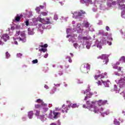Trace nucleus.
I'll return each instance as SVG.
<instances>
[{"mask_svg": "<svg viewBox=\"0 0 125 125\" xmlns=\"http://www.w3.org/2000/svg\"><path fill=\"white\" fill-rule=\"evenodd\" d=\"M103 83H107L109 82V81L107 80V81H103V80H101Z\"/></svg>", "mask_w": 125, "mask_h": 125, "instance_id": "nucleus-38", "label": "nucleus"}, {"mask_svg": "<svg viewBox=\"0 0 125 125\" xmlns=\"http://www.w3.org/2000/svg\"><path fill=\"white\" fill-rule=\"evenodd\" d=\"M73 45H74V47H78V43H74Z\"/></svg>", "mask_w": 125, "mask_h": 125, "instance_id": "nucleus-42", "label": "nucleus"}, {"mask_svg": "<svg viewBox=\"0 0 125 125\" xmlns=\"http://www.w3.org/2000/svg\"><path fill=\"white\" fill-rule=\"evenodd\" d=\"M47 46H48V45H47V44H45L44 45H40L41 47H44L45 48H46V47H47Z\"/></svg>", "mask_w": 125, "mask_h": 125, "instance_id": "nucleus-26", "label": "nucleus"}, {"mask_svg": "<svg viewBox=\"0 0 125 125\" xmlns=\"http://www.w3.org/2000/svg\"><path fill=\"white\" fill-rule=\"evenodd\" d=\"M40 112L38 110H36V113H35V115L37 116V117H39L40 116Z\"/></svg>", "mask_w": 125, "mask_h": 125, "instance_id": "nucleus-20", "label": "nucleus"}, {"mask_svg": "<svg viewBox=\"0 0 125 125\" xmlns=\"http://www.w3.org/2000/svg\"><path fill=\"white\" fill-rule=\"evenodd\" d=\"M25 25L26 26H29V21H25Z\"/></svg>", "mask_w": 125, "mask_h": 125, "instance_id": "nucleus-37", "label": "nucleus"}, {"mask_svg": "<svg viewBox=\"0 0 125 125\" xmlns=\"http://www.w3.org/2000/svg\"><path fill=\"white\" fill-rule=\"evenodd\" d=\"M70 106L71 107H72V108H78V105L77 104H71Z\"/></svg>", "mask_w": 125, "mask_h": 125, "instance_id": "nucleus-18", "label": "nucleus"}, {"mask_svg": "<svg viewBox=\"0 0 125 125\" xmlns=\"http://www.w3.org/2000/svg\"><path fill=\"white\" fill-rule=\"evenodd\" d=\"M70 55H71V56H72V57H73V53H70Z\"/></svg>", "mask_w": 125, "mask_h": 125, "instance_id": "nucleus-58", "label": "nucleus"}, {"mask_svg": "<svg viewBox=\"0 0 125 125\" xmlns=\"http://www.w3.org/2000/svg\"><path fill=\"white\" fill-rule=\"evenodd\" d=\"M14 39V44H16L17 45H18V42H17V40H16V38H13Z\"/></svg>", "mask_w": 125, "mask_h": 125, "instance_id": "nucleus-23", "label": "nucleus"}, {"mask_svg": "<svg viewBox=\"0 0 125 125\" xmlns=\"http://www.w3.org/2000/svg\"><path fill=\"white\" fill-rule=\"evenodd\" d=\"M83 108H86V106L85 105V104H83Z\"/></svg>", "mask_w": 125, "mask_h": 125, "instance_id": "nucleus-53", "label": "nucleus"}, {"mask_svg": "<svg viewBox=\"0 0 125 125\" xmlns=\"http://www.w3.org/2000/svg\"><path fill=\"white\" fill-rule=\"evenodd\" d=\"M71 106L67 105L65 106V104H63L62 106V113H68V111L70 110Z\"/></svg>", "mask_w": 125, "mask_h": 125, "instance_id": "nucleus-7", "label": "nucleus"}, {"mask_svg": "<svg viewBox=\"0 0 125 125\" xmlns=\"http://www.w3.org/2000/svg\"><path fill=\"white\" fill-rule=\"evenodd\" d=\"M60 3L61 4V5H63V4H64V3H63L62 2H60Z\"/></svg>", "mask_w": 125, "mask_h": 125, "instance_id": "nucleus-55", "label": "nucleus"}, {"mask_svg": "<svg viewBox=\"0 0 125 125\" xmlns=\"http://www.w3.org/2000/svg\"><path fill=\"white\" fill-rule=\"evenodd\" d=\"M5 54L6 58H9L10 57V54L8 53V52H6Z\"/></svg>", "mask_w": 125, "mask_h": 125, "instance_id": "nucleus-27", "label": "nucleus"}, {"mask_svg": "<svg viewBox=\"0 0 125 125\" xmlns=\"http://www.w3.org/2000/svg\"><path fill=\"white\" fill-rule=\"evenodd\" d=\"M106 31H110V27H109V26H106Z\"/></svg>", "mask_w": 125, "mask_h": 125, "instance_id": "nucleus-40", "label": "nucleus"}, {"mask_svg": "<svg viewBox=\"0 0 125 125\" xmlns=\"http://www.w3.org/2000/svg\"><path fill=\"white\" fill-rule=\"evenodd\" d=\"M83 27H84V28L87 29V28H89V27H90V23H89L88 21H84L83 23Z\"/></svg>", "mask_w": 125, "mask_h": 125, "instance_id": "nucleus-11", "label": "nucleus"}, {"mask_svg": "<svg viewBox=\"0 0 125 125\" xmlns=\"http://www.w3.org/2000/svg\"><path fill=\"white\" fill-rule=\"evenodd\" d=\"M107 103V101H102V100H100L98 101V105L99 106H101L102 105H105Z\"/></svg>", "mask_w": 125, "mask_h": 125, "instance_id": "nucleus-12", "label": "nucleus"}, {"mask_svg": "<svg viewBox=\"0 0 125 125\" xmlns=\"http://www.w3.org/2000/svg\"><path fill=\"white\" fill-rule=\"evenodd\" d=\"M83 14H85V12L83 10H81L78 13L77 12H74L73 17V18H75V19H79V20H82L81 16H82Z\"/></svg>", "mask_w": 125, "mask_h": 125, "instance_id": "nucleus-2", "label": "nucleus"}, {"mask_svg": "<svg viewBox=\"0 0 125 125\" xmlns=\"http://www.w3.org/2000/svg\"><path fill=\"white\" fill-rule=\"evenodd\" d=\"M20 19H21V18L20 17V16L19 15H17L15 18V20L17 22H19L20 21Z\"/></svg>", "mask_w": 125, "mask_h": 125, "instance_id": "nucleus-15", "label": "nucleus"}, {"mask_svg": "<svg viewBox=\"0 0 125 125\" xmlns=\"http://www.w3.org/2000/svg\"><path fill=\"white\" fill-rule=\"evenodd\" d=\"M69 67V65H67V66L66 67V68H68Z\"/></svg>", "mask_w": 125, "mask_h": 125, "instance_id": "nucleus-62", "label": "nucleus"}, {"mask_svg": "<svg viewBox=\"0 0 125 125\" xmlns=\"http://www.w3.org/2000/svg\"><path fill=\"white\" fill-rule=\"evenodd\" d=\"M60 67L62 69H63V67L62 66H60Z\"/></svg>", "mask_w": 125, "mask_h": 125, "instance_id": "nucleus-60", "label": "nucleus"}, {"mask_svg": "<svg viewBox=\"0 0 125 125\" xmlns=\"http://www.w3.org/2000/svg\"><path fill=\"white\" fill-rule=\"evenodd\" d=\"M94 77L95 80H99V78H100V75H95Z\"/></svg>", "mask_w": 125, "mask_h": 125, "instance_id": "nucleus-25", "label": "nucleus"}, {"mask_svg": "<svg viewBox=\"0 0 125 125\" xmlns=\"http://www.w3.org/2000/svg\"><path fill=\"white\" fill-rule=\"evenodd\" d=\"M83 40H85L86 41H87V40H88V38L86 37H83Z\"/></svg>", "mask_w": 125, "mask_h": 125, "instance_id": "nucleus-43", "label": "nucleus"}, {"mask_svg": "<svg viewBox=\"0 0 125 125\" xmlns=\"http://www.w3.org/2000/svg\"><path fill=\"white\" fill-rule=\"evenodd\" d=\"M109 56L106 54H103L101 56H99L97 57L98 59H102L103 60H109Z\"/></svg>", "mask_w": 125, "mask_h": 125, "instance_id": "nucleus-8", "label": "nucleus"}, {"mask_svg": "<svg viewBox=\"0 0 125 125\" xmlns=\"http://www.w3.org/2000/svg\"><path fill=\"white\" fill-rule=\"evenodd\" d=\"M117 65H120V62L117 63Z\"/></svg>", "mask_w": 125, "mask_h": 125, "instance_id": "nucleus-61", "label": "nucleus"}, {"mask_svg": "<svg viewBox=\"0 0 125 125\" xmlns=\"http://www.w3.org/2000/svg\"><path fill=\"white\" fill-rule=\"evenodd\" d=\"M68 62H69V63H72V59L70 58L69 60H68Z\"/></svg>", "mask_w": 125, "mask_h": 125, "instance_id": "nucleus-47", "label": "nucleus"}, {"mask_svg": "<svg viewBox=\"0 0 125 125\" xmlns=\"http://www.w3.org/2000/svg\"><path fill=\"white\" fill-rule=\"evenodd\" d=\"M21 37L19 38H16V40H17V42H26V35L25 33L21 32Z\"/></svg>", "mask_w": 125, "mask_h": 125, "instance_id": "nucleus-3", "label": "nucleus"}, {"mask_svg": "<svg viewBox=\"0 0 125 125\" xmlns=\"http://www.w3.org/2000/svg\"><path fill=\"white\" fill-rule=\"evenodd\" d=\"M125 80L124 78H121L119 81V83L120 85H123V84H125Z\"/></svg>", "mask_w": 125, "mask_h": 125, "instance_id": "nucleus-13", "label": "nucleus"}, {"mask_svg": "<svg viewBox=\"0 0 125 125\" xmlns=\"http://www.w3.org/2000/svg\"><path fill=\"white\" fill-rule=\"evenodd\" d=\"M56 86H60V84H57Z\"/></svg>", "mask_w": 125, "mask_h": 125, "instance_id": "nucleus-54", "label": "nucleus"}, {"mask_svg": "<svg viewBox=\"0 0 125 125\" xmlns=\"http://www.w3.org/2000/svg\"><path fill=\"white\" fill-rule=\"evenodd\" d=\"M52 90L53 92L51 93L52 94H53L55 92V91H56V87H54Z\"/></svg>", "mask_w": 125, "mask_h": 125, "instance_id": "nucleus-32", "label": "nucleus"}, {"mask_svg": "<svg viewBox=\"0 0 125 125\" xmlns=\"http://www.w3.org/2000/svg\"><path fill=\"white\" fill-rule=\"evenodd\" d=\"M48 56V54H46L44 56V58H47Z\"/></svg>", "mask_w": 125, "mask_h": 125, "instance_id": "nucleus-44", "label": "nucleus"}, {"mask_svg": "<svg viewBox=\"0 0 125 125\" xmlns=\"http://www.w3.org/2000/svg\"><path fill=\"white\" fill-rule=\"evenodd\" d=\"M81 3H85L86 2L85 1V0H80Z\"/></svg>", "mask_w": 125, "mask_h": 125, "instance_id": "nucleus-36", "label": "nucleus"}, {"mask_svg": "<svg viewBox=\"0 0 125 125\" xmlns=\"http://www.w3.org/2000/svg\"><path fill=\"white\" fill-rule=\"evenodd\" d=\"M40 7H41V8H43V7H44V6H42V5H41Z\"/></svg>", "mask_w": 125, "mask_h": 125, "instance_id": "nucleus-56", "label": "nucleus"}, {"mask_svg": "<svg viewBox=\"0 0 125 125\" xmlns=\"http://www.w3.org/2000/svg\"><path fill=\"white\" fill-rule=\"evenodd\" d=\"M90 65H89L88 63L83 64L81 68V70L83 73H84V72H86V71H87V70H90Z\"/></svg>", "mask_w": 125, "mask_h": 125, "instance_id": "nucleus-4", "label": "nucleus"}, {"mask_svg": "<svg viewBox=\"0 0 125 125\" xmlns=\"http://www.w3.org/2000/svg\"><path fill=\"white\" fill-rule=\"evenodd\" d=\"M77 83H83V81H82L81 80H78L77 81Z\"/></svg>", "mask_w": 125, "mask_h": 125, "instance_id": "nucleus-41", "label": "nucleus"}, {"mask_svg": "<svg viewBox=\"0 0 125 125\" xmlns=\"http://www.w3.org/2000/svg\"><path fill=\"white\" fill-rule=\"evenodd\" d=\"M98 109H99V112H100V111L101 112V111H103V110H104V109H103V108H102V107H101L100 108H98Z\"/></svg>", "mask_w": 125, "mask_h": 125, "instance_id": "nucleus-39", "label": "nucleus"}, {"mask_svg": "<svg viewBox=\"0 0 125 125\" xmlns=\"http://www.w3.org/2000/svg\"><path fill=\"white\" fill-rule=\"evenodd\" d=\"M44 87H45V88H46V89H48V86H47V85H44Z\"/></svg>", "mask_w": 125, "mask_h": 125, "instance_id": "nucleus-48", "label": "nucleus"}, {"mask_svg": "<svg viewBox=\"0 0 125 125\" xmlns=\"http://www.w3.org/2000/svg\"><path fill=\"white\" fill-rule=\"evenodd\" d=\"M18 56H22V54L19 53V54H18Z\"/></svg>", "mask_w": 125, "mask_h": 125, "instance_id": "nucleus-50", "label": "nucleus"}, {"mask_svg": "<svg viewBox=\"0 0 125 125\" xmlns=\"http://www.w3.org/2000/svg\"><path fill=\"white\" fill-rule=\"evenodd\" d=\"M60 76H61V75H62V73L60 74Z\"/></svg>", "mask_w": 125, "mask_h": 125, "instance_id": "nucleus-63", "label": "nucleus"}, {"mask_svg": "<svg viewBox=\"0 0 125 125\" xmlns=\"http://www.w3.org/2000/svg\"><path fill=\"white\" fill-rule=\"evenodd\" d=\"M96 83L98 84V85H101V81H98V82Z\"/></svg>", "mask_w": 125, "mask_h": 125, "instance_id": "nucleus-34", "label": "nucleus"}, {"mask_svg": "<svg viewBox=\"0 0 125 125\" xmlns=\"http://www.w3.org/2000/svg\"><path fill=\"white\" fill-rule=\"evenodd\" d=\"M94 102H91L88 101L86 102L87 106L86 108L88 109L91 112H93L95 114L99 112V109L97 106L94 105Z\"/></svg>", "mask_w": 125, "mask_h": 125, "instance_id": "nucleus-1", "label": "nucleus"}, {"mask_svg": "<svg viewBox=\"0 0 125 125\" xmlns=\"http://www.w3.org/2000/svg\"><path fill=\"white\" fill-rule=\"evenodd\" d=\"M46 20H47V21H45L44 19H42L40 17H38L37 18V21L41 22L42 24H50V21H49L50 19L49 18H46Z\"/></svg>", "mask_w": 125, "mask_h": 125, "instance_id": "nucleus-5", "label": "nucleus"}, {"mask_svg": "<svg viewBox=\"0 0 125 125\" xmlns=\"http://www.w3.org/2000/svg\"><path fill=\"white\" fill-rule=\"evenodd\" d=\"M66 59H67V60H69V59H71V57H70V56H67V57H66Z\"/></svg>", "mask_w": 125, "mask_h": 125, "instance_id": "nucleus-46", "label": "nucleus"}, {"mask_svg": "<svg viewBox=\"0 0 125 125\" xmlns=\"http://www.w3.org/2000/svg\"><path fill=\"white\" fill-rule=\"evenodd\" d=\"M53 114H51L50 117L51 119H57L58 118V115H60V113L56 112L55 111H53Z\"/></svg>", "mask_w": 125, "mask_h": 125, "instance_id": "nucleus-9", "label": "nucleus"}, {"mask_svg": "<svg viewBox=\"0 0 125 125\" xmlns=\"http://www.w3.org/2000/svg\"><path fill=\"white\" fill-rule=\"evenodd\" d=\"M42 104H35V107L36 109H40V108H42Z\"/></svg>", "mask_w": 125, "mask_h": 125, "instance_id": "nucleus-16", "label": "nucleus"}, {"mask_svg": "<svg viewBox=\"0 0 125 125\" xmlns=\"http://www.w3.org/2000/svg\"><path fill=\"white\" fill-rule=\"evenodd\" d=\"M65 86H67V84H65Z\"/></svg>", "mask_w": 125, "mask_h": 125, "instance_id": "nucleus-64", "label": "nucleus"}, {"mask_svg": "<svg viewBox=\"0 0 125 125\" xmlns=\"http://www.w3.org/2000/svg\"><path fill=\"white\" fill-rule=\"evenodd\" d=\"M120 61H123V62H125V57H121V58L120 59Z\"/></svg>", "mask_w": 125, "mask_h": 125, "instance_id": "nucleus-22", "label": "nucleus"}, {"mask_svg": "<svg viewBox=\"0 0 125 125\" xmlns=\"http://www.w3.org/2000/svg\"><path fill=\"white\" fill-rule=\"evenodd\" d=\"M107 43H108L109 45H112V42H107Z\"/></svg>", "mask_w": 125, "mask_h": 125, "instance_id": "nucleus-49", "label": "nucleus"}, {"mask_svg": "<svg viewBox=\"0 0 125 125\" xmlns=\"http://www.w3.org/2000/svg\"><path fill=\"white\" fill-rule=\"evenodd\" d=\"M122 114H124V115L125 116V111H123Z\"/></svg>", "mask_w": 125, "mask_h": 125, "instance_id": "nucleus-57", "label": "nucleus"}, {"mask_svg": "<svg viewBox=\"0 0 125 125\" xmlns=\"http://www.w3.org/2000/svg\"><path fill=\"white\" fill-rule=\"evenodd\" d=\"M85 1H86V2H87V3H91V2H92L91 1V0H85Z\"/></svg>", "mask_w": 125, "mask_h": 125, "instance_id": "nucleus-35", "label": "nucleus"}, {"mask_svg": "<svg viewBox=\"0 0 125 125\" xmlns=\"http://www.w3.org/2000/svg\"><path fill=\"white\" fill-rule=\"evenodd\" d=\"M20 34H21L20 31H16V36H17V37H18V36H19Z\"/></svg>", "mask_w": 125, "mask_h": 125, "instance_id": "nucleus-30", "label": "nucleus"}, {"mask_svg": "<svg viewBox=\"0 0 125 125\" xmlns=\"http://www.w3.org/2000/svg\"><path fill=\"white\" fill-rule=\"evenodd\" d=\"M84 94H86V96L85 97L84 100L86 101L87 100V98H90L92 95H93V93L90 92L88 90H86L84 92Z\"/></svg>", "mask_w": 125, "mask_h": 125, "instance_id": "nucleus-6", "label": "nucleus"}, {"mask_svg": "<svg viewBox=\"0 0 125 125\" xmlns=\"http://www.w3.org/2000/svg\"><path fill=\"white\" fill-rule=\"evenodd\" d=\"M32 63L33 64H37V63H38V60L36 59V60H34L32 61Z\"/></svg>", "mask_w": 125, "mask_h": 125, "instance_id": "nucleus-33", "label": "nucleus"}, {"mask_svg": "<svg viewBox=\"0 0 125 125\" xmlns=\"http://www.w3.org/2000/svg\"><path fill=\"white\" fill-rule=\"evenodd\" d=\"M108 62H109V60H104L103 65H107Z\"/></svg>", "mask_w": 125, "mask_h": 125, "instance_id": "nucleus-19", "label": "nucleus"}, {"mask_svg": "<svg viewBox=\"0 0 125 125\" xmlns=\"http://www.w3.org/2000/svg\"><path fill=\"white\" fill-rule=\"evenodd\" d=\"M50 125H56V124L53 123L51 124Z\"/></svg>", "mask_w": 125, "mask_h": 125, "instance_id": "nucleus-52", "label": "nucleus"}, {"mask_svg": "<svg viewBox=\"0 0 125 125\" xmlns=\"http://www.w3.org/2000/svg\"><path fill=\"white\" fill-rule=\"evenodd\" d=\"M120 8L121 10H125V4L121 5V4H119Z\"/></svg>", "mask_w": 125, "mask_h": 125, "instance_id": "nucleus-17", "label": "nucleus"}, {"mask_svg": "<svg viewBox=\"0 0 125 125\" xmlns=\"http://www.w3.org/2000/svg\"><path fill=\"white\" fill-rule=\"evenodd\" d=\"M41 14L43 16H47V13L45 12H41Z\"/></svg>", "mask_w": 125, "mask_h": 125, "instance_id": "nucleus-24", "label": "nucleus"}, {"mask_svg": "<svg viewBox=\"0 0 125 125\" xmlns=\"http://www.w3.org/2000/svg\"><path fill=\"white\" fill-rule=\"evenodd\" d=\"M0 45L2 44V45H3V43H2V42H1V41H0Z\"/></svg>", "mask_w": 125, "mask_h": 125, "instance_id": "nucleus-51", "label": "nucleus"}, {"mask_svg": "<svg viewBox=\"0 0 125 125\" xmlns=\"http://www.w3.org/2000/svg\"><path fill=\"white\" fill-rule=\"evenodd\" d=\"M36 102L37 103H41V104H42V100L40 99H37L36 101Z\"/></svg>", "mask_w": 125, "mask_h": 125, "instance_id": "nucleus-21", "label": "nucleus"}, {"mask_svg": "<svg viewBox=\"0 0 125 125\" xmlns=\"http://www.w3.org/2000/svg\"><path fill=\"white\" fill-rule=\"evenodd\" d=\"M1 39H3L4 42H6L9 40V36L7 34H3L1 37Z\"/></svg>", "mask_w": 125, "mask_h": 125, "instance_id": "nucleus-10", "label": "nucleus"}, {"mask_svg": "<svg viewBox=\"0 0 125 125\" xmlns=\"http://www.w3.org/2000/svg\"><path fill=\"white\" fill-rule=\"evenodd\" d=\"M36 11H37V12H40L41 11V8H40L39 7H37L36 8Z\"/></svg>", "mask_w": 125, "mask_h": 125, "instance_id": "nucleus-31", "label": "nucleus"}, {"mask_svg": "<svg viewBox=\"0 0 125 125\" xmlns=\"http://www.w3.org/2000/svg\"><path fill=\"white\" fill-rule=\"evenodd\" d=\"M118 71H119V72H121V71H122V68L121 67H118Z\"/></svg>", "mask_w": 125, "mask_h": 125, "instance_id": "nucleus-45", "label": "nucleus"}, {"mask_svg": "<svg viewBox=\"0 0 125 125\" xmlns=\"http://www.w3.org/2000/svg\"><path fill=\"white\" fill-rule=\"evenodd\" d=\"M114 125H120V122H117V120H115L114 121Z\"/></svg>", "mask_w": 125, "mask_h": 125, "instance_id": "nucleus-29", "label": "nucleus"}, {"mask_svg": "<svg viewBox=\"0 0 125 125\" xmlns=\"http://www.w3.org/2000/svg\"><path fill=\"white\" fill-rule=\"evenodd\" d=\"M47 49L45 48H41L40 49V51H42V52H46V51H47Z\"/></svg>", "mask_w": 125, "mask_h": 125, "instance_id": "nucleus-28", "label": "nucleus"}, {"mask_svg": "<svg viewBox=\"0 0 125 125\" xmlns=\"http://www.w3.org/2000/svg\"><path fill=\"white\" fill-rule=\"evenodd\" d=\"M86 48H87L88 49H89V46H86Z\"/></svg>", "mask_w": 125, "mask_h": 125, "instance_id": "nucleus-59", "label": "nucleus"}, {"mask_svg": "<svg viewBox=\"0 0 125 125\" xmlns=\"http://www.w3.org/2000/svg\"><path fill=\"white\" fill-rule=\"evenodd\" d=\"M33 116H34V111H30L28 112V118L29 119H32Z\"/></svg>", "mask_w": 125, "mask_h": 125, "instance_id": "nucleus-14", "label": "nucleus"}]
</instances>
